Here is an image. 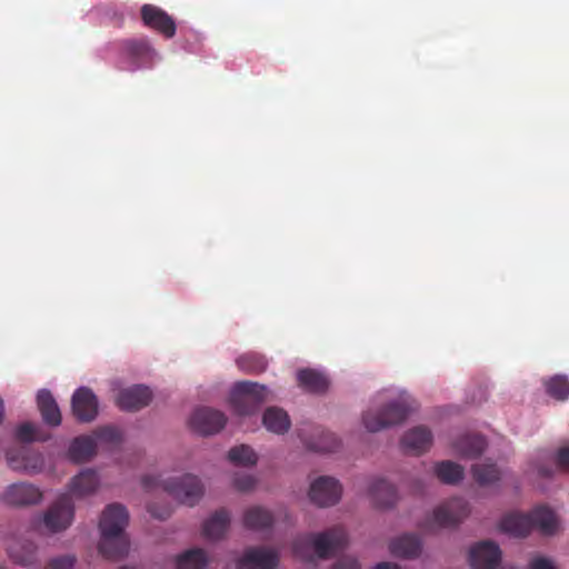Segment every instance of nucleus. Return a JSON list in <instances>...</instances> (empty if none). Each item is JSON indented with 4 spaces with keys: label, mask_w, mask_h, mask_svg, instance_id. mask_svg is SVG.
Masks as SVG:
<instances>
[{
    "label": "nucleus",
    "mask_w": 569,
    "mask_h": 569,
    "mask_svg": "<svg viewBox=\"0 0 569 569\" xmlns=\"http://www.w3.org/2000/svg\"><path fill=\"white\" fill-rule=\"evenodd\" d=\"M530 569H555V567L552 566L550 560L542 557H538L531 560Z\"/></svg>",
    "instance_id": "de8ad7c7"
},
{
    "label": "nucleus",
    "mask_w": 569,
    "mask_h": 569,
    "mask_svg": "<svg viewBox=\"0 0 569 569\" xmlns=\"http://www.w3.org/2000/svg\"><path fill=\"white\" fill-rule=\"evenodd\" d=\"M7 461L11 469L30 473L41 471L44 466L43 456L27 448L19 451H8Z\"/></svg>",
    "instance_id": "dca6fc26"
},
{
    "label": "nucleus",
    "mask_w": 569,
    "mask_h": 569,
    "mask_svg": "<svg viewBox=\"0 0 569 569\" xmlns=\"http://www.w3.org/2000/svg\"><path fill=\"white\" fill-rule=\"evenodd\" d=\"M389 549L395 557L413 559L420 556L422 542L417 535L405 533L391 540Z\"/></svg>",
    "instance_id": "aec40b11"
},
{
    "label": "nucleus",
    "mask_w": 569,
    "mask_h": 569,
    "mask_svg": "<svg viewBox=\"0 0 569 569\" xmlns=\"http://www.w3.org/2000/svg\"><path fill=\"white\" fill-rule=\"evenodd\" d=\"M331 569H360V566L356 559L348 557L338 560Z\"/></svg>",
    "instance_id": "49530a36"
},
{
    "label": "nucleus",
    "mask_w": 569,
    "mask_h": 569,
    "mask_svg": "<svg viewBox=\"0 0 569 569\" xmlns=\"http://www.w3.org/2000/svg\"><path fill=\"white\" fill-rule=\"evenodd\" d=\"M158 483H159V479H158V477H154V476H146L142 479V485L146 489H152V488L157 487Z\"/></svg>",
    "instance_id": "09e8293b"
},
{
    "label": "nucleus",
    "mask_w": 569,
    "mask_h": 569,
    "mask_svg": "<svg viewBox=\"0 0 569 569\" xmlns=\"http://www.w3.org/2000/svg\"><path fill=\"white\" fill-rule=\"evenodd\" d=\"M149 513L157 519L164 520L171 515V509L168 507H164L162 509H158L156 503H150L148 506Z\"/></svg>",
    "instance_id": "a18cd8bd"
},
{
    "label": "nucleus",
    "mask_w": 569,
    "mask_h": 569,
    "mask_svg": "<svg viewBox=\"0 0 569 569\" xmlns=\"http://www.w3.org/2000/svg\"><path fill=\"white\" fill-rule=\"evenodd\" d=\"M122 53L137 68L152 67L157 52L147 39L126 40L121 44Z\"/></svg>",
    "instance_id": "4468645a"
},
{
    "label": "nucleus",
    "mask_w": 569,
    "mask_h": 569,
    "mask_svg": "<svg viewBox=\"0 0 569 569\" xmlns=\"http://www.w3.org/2000/svg\"><path fill=\"white\" fill-rule=\"evenodd\" d=\"M76 562L73 556H61L52 559L46 569H72Z\"/></svg>",
    "instance_id": "37998d69"
},
{
    "label": "nucleus",
    "mask_w": 569,
    "mask_h": 569,
    "mask_svg": "<svg viewBox=\"0 0 569 569\" xmlns=\"http://www.w3.org/2000/svg\"><path fill=\"white\" fill-rule=\"evenodd\" d=\"M72 413L79 422H91L98 415V400L86 387L77 389L71 399Z\"/></svg>",
    "instance_id": "2eb2a0df"
},
{
    "label": "nucleus",
    "mask_w": 569,
    "mask_h": 569,
    "mask_svg": "<svg viewBox=\"0 0 569 569\" xmlns=\"http://www.w3.org/2000/svg\"><path fill=\"white\" fill-rule=\"evenodd\" d=\"M162 488L180 503L190 507L194 506L203 495L200 479L189 473L162 481Z\"/></svg>",
    "instance_id": "39448f33"
},
{
    "label": "nucleus",
    "mask_w": 569,
    "mask_h": 569,
    "mask_svg": "<svg viewBox=\"0 0 569 569\" xmlns=\"http://www.w3.org/2000/svg\"><path fill=\"white\" fill-rule=\"evenodd\" d=\"M227 423L223 412L212 408H198L190 417L189 425L198 433L207 436L219 432Z\"/></svg>",
    "instance_id": "9d476101"
},
{
    "label": "nucleus",
    "mask_w": 569,
    "mask_h": 569,
    "mask_svg": "<svg viewBox=\"0 0 569 569\" xmlns=\"http://www.w3.org/2000/svg\"><path fill=\"white\" fill-rule=\"evenodd\" d=\"M229 460L236 466L249 467L257 463V453L247 445L233 447L228 452Z\"/></svg>",
    "instance_id": "58836bf2"
},
{
    "label": "nucleus",
    "mask_w": 569,
    "mask_h": 569,
    "mask_svg": "<svg viewBox=\"0 0 569 569\" xmlns=\"http://www.w3.org/2000/svg\"><path fill=\"white\" fill-rule=\"evenodd\" d=\"M233 486L237 490L247 492L256 487V479L249 475H238L233 478Z\"/></svg>",
    "instance_id": "79ce46f5"
},
{
    "label": "nucleus",
    "mask_w": 569,
    "mask_h": 569,
    "mask_svg": "<svg viewBox=\"0 0 569 569\" xmlns=\"http://www.w3.org/2000/svg\"><path fill=\"white\" fill-rule=\"evenodd\" d=\"M74 507L69 493L61 495L43 516V523L51 532L66 530L73 520Z\"/></svg>",
    "instance_id": "423d86ee"
},
{
    "label": "nucleus",
    "mask_w": 569,
    "mask_h": 569,
    "mask_svg": "<svg viewBox=\"0 0 569 569\" xmlns=\"http://www.w3.org/2000/svg\"><path fill=\"white\" fill-rule=\"evenodd\" d=\"M409 412V405L402 399H397L388 402L380 410H367L362 416V422L368 431L377 432L403 422Z\"/></svg>",
    "instance_id": "20e7f679"
},
{
    "label": "nucleus",
    "mask_w": 569,
    "mask_h": 569,
    "mask_svg": "<svg viewBox=\"0 0 569 569\" xmlns=\"http://www.w3.org/2000/svg\"><path fill=\"white\" fill-rule=\"evenodd\" d=\"M100 541L98 543L99 553L107 557V508L101 511L99 520Z\"/></svg>",
    "instance_id": "a19ab883"
},
{
    "label": "nucleus",
    "mask_w": 569,
    "mask_h": 569,
    "mask_svg": "<svg viewBox=\"0 0 569 569\" xmlns=\"http://www.w3.org/2000/svg\"><path fill=\"white\" fill-rule=\"evenodd\" d=\"M342 495L340 482L333 477L321 476L313 480L309 489L310 500L319 507H330L339 502Z\"/></svg>",
    "instance_id": "0eeeda50"
},
{
    "label": "nucleus",
    "mask_w": 569,
    "mask_h": 569,
    "mask_svg": "<svg viewBox=\"0 0 569 569\" xmlns=\"http://www.w3.org/2000/svg\"><path fill=\"white\" fill-rule=\"evenodd\" d=\"M556 462L560 469L569 471V446L558 450Z\"/></svg>",
    "instance_id": "c03bdc74"
},
{
    "label": "nucleus",
    "mask_w": 569,
    "mask_h": 569,
    "mask_svg": "<svg viewBox=\"0 0 569 569\" xmlns=\"http://www.w3.org/2000/svg\"><path fill=\"white\" fill-rule=\"evenodd\" d=\"M207 565L208 557L200 548L188 550L177 559V569H204Z\"/></svg>",
    "instance_id": "e433bc0d"
},
{
    "label": "nucleus",
    "mask_w": 569,
    "mask_h": 569,
    "mask_svg": "<svg viewBox=\"0 0 569 569\" xmlns=\"http://www.w3.org/2000/svg\"><path fill=\"white\" fill-rule=\"evenodd\" d=\"M37 406L46 425L50 427L61 425L62 417L59 406L49 390H39L37 395Z\"/></svg>",
    "instance_id": "412c9836"
},
{
    "label": "nucleus",
    "mask_w": 569,
    "mask_h": 569,
    "mask_svg": "<svg viewBox=\"0 0 569 569\" xmlns=\"http://www.w3.org/2000/svg\"><path fill=\"white\" fill-rule=\"evenodd\" d=\"M530 515L531 529L538 528L543 535H553L558 528V520L552 510L540 507Z\"/></svg>",
    "instance_id": "473e14b6"
},
{
    "label": "nucleus",
    "mask_w": 569,
    "mask_h": 569,
    "mask_svg": "<svg viewBox=\"0 0 569 569\" xmlns=\"http://www.w3.org/2000/svg\"><path fill=\"white\" fill-rule=\"evenodd\" d=\"M152 400V391L142 385L122 390L117 399L120 409L126 411H139Z\"/></svg>",
    "instance_id": "f3484780"
},
{
    "label": "nucleus",
    "mask_w": 569,
    "mask_h": 569,
    "mask_svg": "<svg viewBox=\"0 0 569 569\" xmlns=\"http://www.w3.org/2000/svg\"><path fill=\"white\" fill-rule=\"evenodd\" d=\"M501 561L499 546L490 540L476 543L469 551V562L472 569H497Z\"/></svg>",
    "instance_id": "f8f14e48"
},
{
    "label": "nucleus",
    "mask_w": 569,
    "mask_h": 569,
    "mask_svg": "<svg viewBox=\"0 0 569 569\" xmlns=\"http://www.w3.org/2000/svg\"><path fill=\"white\" fill-rule=\"evenodd\" d=\"M546 392L558 401L569 398V378L563 375H556L545 381Z\"/></svg>",
    "instance_id": "4c0bfd02"
},
{
    "label": "nucleus",
    "mask_w": 569,
    "mask_h": 569,
    "mask_svg": "<svg viewBox=\"0 0 569 569\" xmlns=\"http://www.w3.org/2000/svg\"><path fill=\"white\" fill-rule=\"evenodd\" d=\"M435 473L441 482L455 485L462 480L463 468L456 462L446 460L436 465Z\"/></svg>",
    "instance_id": "72a5a7b5"
},
{
    "label": "nucleus",
    "mask_w": 569,
    "mask_h": 569,
    "mask_svg": "<svg viewBox=\"0 0 569 569\" xmlns=\"http://www.w3.org/2000/svg\"><path fill=\"white\" fill-rule=\"evenodd\" d=\"M42 498L41 491L33 485L13 483L4 492L3 499L12 506H29L38 503Z\"/></svg>",
    "instance_id": "a211bd4d"
},
{
    "label": "nucleus",
    "mask_w": 569,
    "mask_h": 569,
    "mask_svg": "<svg viewBox=\"0 0 569 569\" xmlns=\"http://www.w3.org/2000/svg\"><path fill=\"white\" fill-rule=\"evenodd\" d=\"M369 495L377 507H392L398 498L396 488L383 479L372 481Z\"/></svg>",
    "instance_id": "5701e85b"
},
{
    "label": "nucleus",
    "mask_w": 569,
    "mask_h": 569,
    "mask_svg": "<svg viewBox=\"0 0 569 569\" xmlns=\"http://www.w3.org/2000/svg\"><path fill=\"white\" fill-rule=\"evenodd\" d=\"M373 569H400V567L390 562H381L377 565Z\"/></svg>",
    "instance_id": "3c124183"
},
{
    "label": "nucleus",
    "mask_w": 569,
    "mask_h": 569,
    "mask_svg": "<svg viewBox=\"0 0 569 569\" xmlns=\"http://www.w3.org/2000/svg\"><path fill=\"white\" fill-rule=\"evenodd\" d=\"M109 461L133 466V453L122 446V432L119 428L109 425Z\"/></svg>",
    "instance_id": "b1692460"
},
{
    "label": "nucleus",
    "mask_w": 569,
    "mask_h": 569,
    "mask_svg": "<svg viewBox=\"0 0 569 569\" xmlns=\"http://www.w3.org/2000/svg\"><path fill=\"white\" fill-rule=\"evenodd\" d=\"M473 479L480 486H489L498 482L501 478V472L493 463H476L472 466Z\"/></svg>",
    "instance_id": "f704fd0d"
},
{
    "label": "nucleus",
    "mask_w": 569,
    "mask_h": 569,
    "mask_svg": "<svg viewBox=\"0 0 569 569\" xmlns=\"http://www.w3.org/2000/svg\"><path fill=\"white\" fill-rule=\"evenodd\" d=\"M470 513L469 505L462 498H453L439 506L432 516V527L451 528Z\"/></svg>",
    "instance_id": "6e6552de"
},
{
    "label": "nucleus",
    "mask_w": 569,
    "mask_h": 569,
    "mask_svg": "<svg viewBox=\"0 0 569 569\" xmlns=\"http://www.w3.org/2000/svg\"><path fill=\"white\" fill-rule=\"evenodd\" d=\"M39 428L31 423L24 422L16 430V438L21 442H32L34 440H44L38 436Z\"/></svg>",
    "instance_id": "ea45409f"
},
{
    "label": "nucleus",
    "mask_w": 569,
    "mask_h": 569,
    "mask_svg": "<svg viewBox=\"0 0 569 569\" xmlns=\"http://www.w3.org/2000/svg\"><path fill=\"white\" fill-rule=\"evenodd\" d=\"M431 443L432 433L428 428L422 426L408 430L401 439V446L403 450L416 456H419L429 450Z\"/></svg>",
    "instance_id": "6ab92c4d"
},
{
    "label": "nucleus",
    "mask_w": 569,
    "mask_h": 569,
    "mask_svg": "<svg viewBox=\"0 0 569 569\" xmlns=\"http://www.w3.org/2000/svg\"><path fill=\"white\" fill-rule=\"evenodd\" d=\"M500 529L515 537H525L532 530L530 515L509 513L501 519Z\"/></svg>",
    "instance_id": "cd10ccee"
},
{
    "label": "nucleus",
    "mask_w": 569,
    "mask_h": 569,
    "mask_svg": "<svg viewBox=\"0 0 569 569\" xmlns=\"http://www.w3.org/2000/svg\"><path fill=\"white\" fill-rule=\"evenodd\" d=\"M268 389L263 385L251 381H240L234 385L230 403L236 413L249 416L254 413L268 399Z\"/></svg>",
    "instance_id": "7ed1b4c3"
},
{
    "label": "nucleus",
    "mask_w": 569,
    "mask_h": 569,
    "mask_svg": "<svg viewBox=\"0 0 569 569\" xmlns=\"http://www.w3.org/2000/svg\"><path fill=\"white\" fill-rule=\"evenodd\" d=\"M272 513L259 506L248 508L243 515V526L251 530H263L273 525Z\"/></svg>",
    "instance_id": "c756f323"
},
{
    "label": "nucleus",
    "mask_w": 569,
    "mask_h": 569,
    "mask_svg": "<svg viewBox=\"0 0 569 569\" xmlns=\"http://www.w3.org/2000/svg\"><path fill=\"white\" fill-rule=\"evenodd\" d=\"M37 547L28 539L13 540L8 545L9 557L22 566L32 565L36 560Z\"/></svg>",
    "instance_id": "a878e982"
},
{
    "label": "nucleus",
    "mask_w": 569,
    "mask_h": 569,
    "mask_svg": "<svg viewBox=\"0 0 569 569\" xmlns=\"http://www.w3.org/2000/svg\"><path fill=\"white\" fill-rule=\"evenodd\" d=\"M238 368L249 375H258L267 369V359L258 353H244L237 359Z\"/></svg>",
    "instance_id": "c9c22d12"
},
{
    "label": "nucleus",
    "mask_w": 569,
    "mask_h": 569,
    "mask_svg": "<svg viewBox=\"0 0 569 569\" xmlns=\"http://www.w3.org/2000/svg\"><path fill=\"white\" fill-rule=\"evenodd\" d=\"M348 537L346 530L340 527H332L320 533H309L298 537L292 545L293 553L299 558H307L312 550L317 557L326 559L347 546Z\"/></svg>",
    "instance_id": "f257e3e1"
},
{
    "label": "nucleus",
    "mask_w": 569,
    "mask_h": 569,
    "mask_svg": "<svg viewBox=\"0 0 569 569\" xmlns=\"http://www.w3.org/2000/svg\"><path fill=\"white\" fill-rule=\"evenodd\" d=\"M300 438L308 449L317 452H331L340 446L339 439L332 432L320 428L315 429L311 438H307L303 432Z\"/></svg>",
    "instance_id": "4be33fe9"
},
{
    "label": "nucleus",
    "mask_w": 569,
    "mask_h": 569,
    "mask_svg": "<svg viewBox=\"0 0 569 569\" xmlns=\"http://www.w3.org/2000/svg\"><path fill=\"white\" fill-rule=\"evenodd\" d=\"M129 512L121 503H109V560L124 557L130 547L126 528Z\"/></svg>",
    "instance_id": "f03ea898"
},
{
    "label": "nucleus",
    "mask_w": 569,
    "mask_h": 569,
    "mask_svg": "<svg viewBox=\"0 0 569 569\" xmlns=\"http://www.w3.org/2000/svg\"><path fill=\"white\" fill-rule=\"evenodd\" d=\"M298 385L309 392L321 393L328 389L326 376L313 369H301L297 373Z\"/></svg>",
    "instance_id": "7c9ffc66"
},
{
    "label": "nucleus",
    "mask_w": 569,
    "mask_h": 569,
    "mask_svg": "<svg viewBox=\"0 0 569 569\" xmlns=\"http://www.w3.org/2000/svg\"><path fill=\"white\" fill-rule=\"evenodd\" d=\"M141 20L146 27L157 31L167 39L174 37L177 26L171 16L153 4H143L140 10Z\"/></svg>",
    "instance_id": "1a4fd4ad"
},
{
    "label": "nucleus",
    "mask_w": 569,
    "mask_h": 569,
    "mask_svg": "<svg viewBox=\"0 0 569 569\" xmlns=\"http://www.w3.org/2000/svg\"><path fill=\"white\" fill-rule=\"evenodd\" d=\"M107 437V427H101L92 435H84L74 438L68 449V457L73 462L90 460L97 451L99 440Z\"/></svg>",
    "instance_id": "9b49d317"
},
{
    "label": "nucleus",
    "mask_w": 569,
    "mask_h": 569,
    "mask_svg": "<svg viewBox=\"0 0 569 569\" xmlns=\"http://www.w3.org/2000/svg\"><path fill=\"white\" fill-rule=\"evenodd\" d=\"M99 485L96 471L87 469L73 477L70 483V492L76 497H86L92 493Z\"/></svg>",
    "instance_id": "c85d7f7f"
},
{
    "label": "nucleus",
    "mask_w": 569,
    "mask_h": 569,
    "mask_svg": "<svg viewBox=\"0 0 569 569\" xmlns=\"http://www.w3.org/2000/svg\"><path fill=\"white\" fill-rule=\"evenodd\" d=\"M229 525L230 516L227 510L221 509L216 511L209 519L204 521L202 533L208 539L217 540L224 536Z\"/></svg>",
    "instance_id": "bb28decb"
},
{
    "label": "nucleus",
    "mask_w": 569,
    "mask_h": 569,
    "mask_svg": "<svg viewBox=\"0 0 569 569\" xmlns=\"http://www.w3.org/2000/svg\"><path fill=\"white\" fill-rule=\"evenodd\" d=\"M536 470H537V473L543 478L551 477L553 473L552 467H549V466H537Z\"/></svg>",
    "instance_id": "8fccbe9b"
},
{
    "label": "nucleus",
    "mask_w": 569,
    "mask_h": 569,
    "mask_svg": "<svg viewBox=\"0 0 569 569\" xmlns=\"http://www.w3.org/2000/svg\"><path fill=\"white\" fill-rule=\"evenodd\" d=\"M279 563L278 551L264 548H249L237 561V569H276Z\"/></svg>",
    "instance_id": "ddd939ff"
},
{
    "label": "nucleus",
    "mask_w": 569,
    "mask_h": 569,
    "mask_svg": "<svg viewBox=\"0 0 569 569\" xmlns=\"http://www.w3.org/2000/svg\"><path fill=\"white\" fill-rule=\"evenodd\" d=\"M262 422L267 430L278 435L287 432L290 428L288 413L277 407H270L264 411Z\"/></svg>",
    "instance_id": "2f4dec72"
},
{
    "label": "nucleus",
    "mask_w": 569,
    "mask_h": 569,
    "mask_svg": "<svg viewBox=\"0 0 569 569\" xmlns=\"http://www.w3.org/2000/svg\"><path fill=\"white\" fill-rule=\"evenodd\" d=\"M486 439L480 435H465L453 443L456 452L468 459L479 457L486 449Z\"/></svg>",
    "instance_id": "393cba45"
}]
</instances>
